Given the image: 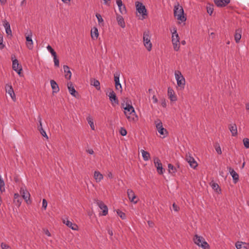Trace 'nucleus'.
I'll return each mask as SVG.
<instances>
[{
	"instance_id": "obj_11",
	"label": "nucleus",
	"mask_w": 249,
	"mask_h": 249,
	"mask_svg": "<svg viewBox=\"0 0 249 249\" xmlns=\"http://www.w3.org/2000/svg\"><path fill=\"white\" fill-rule=\"evenodd\" d=\"M6 93H8L14 101L16 100V96L12 86L10 84H6L5 87Z\"/></svg>"
},
{
	"instance_id": "obj_12",
	"label": "nucleus",
	"mask_w": 249,
	"mask_h": 249,
	"mask_svg": "<svg viewBox=\"0 0 249 249\" xmlns=\"http://www.w3.org/2000/svg\"><path fill=\"white\" fill-rule=\"evenodd\" d=\"M154 163L155 166L157 168V171L160 174H163V168L162 164L160 159L158 158H155L154 159Z\"/></svg>"
},
{
	"instance_id": "obj_2",
	"label": "nucleus",
	"mask_w": 249,
	"mask_h": 249,
	"mask_svg": "<svg viewBox=\"0 0 249 249\" xmlns=\"http://www.w3.org/2000/svg\"><path fill=\"white\" fill-rule=\"evenodd\" d=\"M174 16L178 20L182 22L185 21L186 20V18L184 15L183 9L178 3L174 6Z\"/></svg>"
},
{
	"instance_id": "obj_4",
	"label": "nucleus",
	"mask_w": 249,
	"mask_h": 249,
	"mask_svg": "<svg viewBox=\"0 0 249 249\" xmlns=\"http://www.w3.org/2000/svg\"><path fill=\"white\" fill-rule=\"evenodd\" d=\"M172 32V42L174 50L175 51H178L180 48L179 37L177 33V29L174 28Z\"/></svg>"
},
{
	"instance_id": "obj_55",
	"label": "nucleus",
	"mask_w": 249,
	"mask_h": 249,
	"mask_svg": "<svg viewBox=\"0 0 249 249\" xmlns=\"http://www.w3.org/2000/svg\"><path fill=\"white\" fill-rule=\"evenodd\" d=\"M3 26L5 29H7L8 28H10V24L8 22H5L3 24Z\"/></svg>"
},
{
	"instance_id": "obj_51",
	"label": "nucleus",
	"mask_w": 249,
	"mask_h": 249,
	"mask_svg": "<svg viewBox=\"0 0 249 249\" xmlns=\"http://www.w3.org/2000/svg\"><path fill=\"white\" fill-rule=\"evenodd\" d=\"M43 231L44 232V233L48 237H51V233L50 232V231H49V230L47 229H43Z\"/></svg>"
},
{
	"instance_id": "obj_53",
	"label": "nucleus",
	"mask_w": 249,
	"mask_h": 249,
	"mask_svg": "<svg viewBox=\"0 0 249 249\" xmlns=\"http://www.w3.org/2000/svg\"><path fill=\"white\" fill-rule=\"evenodd\" d=\"M6 33L8 35H12V31L11 29V28H8L7 29H5Z\"/></svg>"
},
{
	"instance_id": "obj_42",
	"label": "nucleus",
	"mask_w": 249,
	"mask_h": 249,
	"mask_svg": "<svg viewBox=\"0 0 249 249\" xmlns=\"http://www.w3.org/2000/svg\"><path fill=\"white\" fill-rule=\"evenodd\" d=\"M120 72H119V71L116 72L114 74L115 82H120Z\"/></svg>"
},
{
	"instance_id": "obj_26",
	"label": "nucleus",
	"mask_w": 249,
	"mask_h": 249,
	"mask_svg": "<svg viewBox=\"0 0 249 249\" xmlns=\"http://www.w3.org/2000/svg\"><path fill=\"white\" fill-rule=\"evenodd\" d=\"M63 69L65 73V77L66 79L70 80L71 77V72L69 67L67 65L63 66Z\"/></svg>"
},
{
	"instance_id": "obj_57",
	"label": "nucleus",
	"mask_w": 249,
	"mask_h": 249,
	"mask_svg": "<svg viewBox=\"0 0 249 249\" xmlns=\"http://www.w3.org/2000/svg\"><path fill=\"white\" fill-rule=\"evenodd\" d=\"M87 152L90 155H92L94 153V151L92 149H89L86 150Z\"/></svg>"
},
{
	"instance_id": "obj_39",
	"label": "nucleus",
	"mask_w": 249,
	"mask_h": 249,
	"mask_svg": "<svg viewBox=\"0 0 249 249\" xmlns=\"http://www.w3.org/2000/svg\"><path fill=\"white\" fill-rule=\"evenodd\" d=\"M120 12L121 14H125L127 12L126 7L125 5L122 6L121 7H118Z\"/></svg>"
},
{
	"instance_id": "obj_14",
	"label": "nucleus",
	"mask_w": 249,
	"mask_h": 249,
	"mask_svg": "<svg viewBox=\"0 0 249 249\" xmlns=\"http://www.w3.org/2000/svg\"><path fill=\"white\" fill-rule=\"evenodd\" d=\"M186 160L189 163L190 166L193 168H195L197 166L196 161L193 157L190 156V154L186 155Z\"/></svg>"
},
{
	"instance_id": "obj_32",
	"label": "nucleus",
	"mask_w": 249,
	"mask_h": 249,
	"mask_svg": "<svg viewBox=\"0 0 249 249\" xmlns=\"http://www.w3.org/2000/svg\"><path fill=\"white\" fill-rule=\"evenodd\" d=\"M141 152L142 153V157L143 158V160L144 161L148 160L150 157V154L148 152L144 151V150L142 149L141 150Z\"/></svg>"
},
{
	"instance_id": "obj_34",
	"label": "nucleus",
	"mask_w": 249,
	"mask_h": 249,
	"mask_svg": "<svg viewBox=\"0 0 249 249\" xmlns=\"http://www.w3.org/2000/svg\"><path fill=\"white\" fill-rule=\"evenodd\" d=\"M87 121L89 124L92 130H95V126L94 124V122L93 121V119L90 116H88L87 118Z\"/></svg>"
},
{
	"instance_id": "obj_43",
	"label": "nucleus",
	"mask_w": 249,
	"mask_h": 249,
	"mask_svg": "<svg viewBox=\"0 0 249 249\" xmlns=\"http://www.w3.org/2000/svg\"><path fill=\"white\" fill-rule=\"evenodd\" d=\"M3 38L2 35L0 33V49L2 50L5 47V45L3 43Z\"/></svg>"
},
{
	"instance_id": "obj_49",
	"label": "nucleus",
	"mask_w": 249,
	"mask_h": 249,
	"mask_svg": "<svg viewBox=\"0 0 249 249\" xmlns=\"http://www.w3.org/2000/svg\"><path fill=\"white\" fill-rule=\"evenodd\" d=\"M212 187L213 188V189L216 190L217 192H218V190H219V191H220L219 187L217 183H213V184L212 185Z\"/></svg>"
},
{
	"instance_id": "obj_35",
	"label": "nucleus",
	"mask_w": 249,
	"mask_h": 249,
	"mask_svg": "<svg viewBox=\"0 0 249 249\" xmlns=\"http://www.w3.org/2000/svg\"><path fill=\"white\" fill-rule=\"evenodd\" d=\"M208 13L212 15L213 11V4H208L206 7Z\"/></svg>"
},
{
	"instance_id": "obj_13",
	"label": "nucleus",
	"mask_w": 249,
	"mask_h": 249,
	"mask_svg": "<svg viewBox=\"0 0 249 249\" xmlns=\"http://www.w3.org/2000/svg\"><path fill=\"white\" fill-rule=\"evenodd\" d=\"M63 223L72 230L77 231L78 230V226L76 224L69 221L68 218L63 219Z\"/></svg>"
},
{
	"instance_id": "obj_1",
	"label": "nucleus",
	"mask_w": 249,
	"mask_h": 249,
	"mask_svg": "<svg viewBox=\"0 0 249 249\" xmlns=\"http://www.w3.org/2000/svg\"><path fill=\"white\" fill-rule=\"evenodd\" d=\"M124 109V113L130 122H135L138 120V116L136 115V112L133 106L128 103H126L125 106L123 105Z\"/></svg>"
},
{
	"instance_id": "obj_63",
	"label": "nucleus",
	"mask_w": 249,
	"mask_h": 249,
	"mask_svg": "<svg viewBox=\"0 0 249 249\" xmlns=\"http://www.w3.org/2000/svg\"><path fill=\"white\" fill-rule=\"evenodd\" d=\"M107 176L108 178H113V175H112V174L111 172H109L108 173H107Z\"/></svg>"
},
{
	"instance_id": "obj_3",
	"label": "nucleus",
	"mask_w": 249,
	"mask_h": 249,
	"mask_svg": "<svg viewBox=\"0 0 249 249\" xmlns=\"http://www.w3.org/2000/svg\"><path fill=\"white\" fill-rule=\"evenodd\" d=\"M151 37L150 33L149 30H146L143 32L142 37L143 45L148 52L151 51L152 48Z\"/></svg>"
},
{
	"instance_id": "obj_64",
	"label": "nucleus",
	"mask_w": 249,
	"mask_h": 249,
	"mask_svg": "<svg viewBox=\"0 0 249 249\" xmlns=\"http://www.w3.org/2000/svg\"><path fill=\"white\" fill-rule=\"evenodd\" d=\"M246 109L247 110H249V103H247L246 104Z\"/></svg>"
},
{
	"instance_id": "obj_58",
	"label": "nucleus",
	"mask_w": 249,
	"mask_h": 249,
	"mask_svg": "<svg viewBox=\"0 0 249 249\" xmlns=\"http://www.w3.org/2000/svg\"><path fill=\"white\" fill-rule=\"evenodd\" d=\"M104 3L107 6L110 5V0H103Z\"/></svg>"
},
{
	"instance_id": "obj_23",
	"label": "nucleus",
	"mask_w": 249,
	"mask_h": 249,
	"mask_svg": "<svg viewBox=\"0 0 249 249\" xmlns=\"http://www.w3.org/2000/svg\"><path fill=\"white\" fill-rule=\"evenodd\" d=\"M214 2L218 7H224L230 2V0H214Z\"/></svg>"
},
{
	"instance_id": "obj_19",
	"label": "nucleus",
	"mask_w": 249,
	"mask_h": 249,
	"mask_svg": "<svg viewBox=\"0 0 249 249\" xmlns=\"http://www.w3.org/2000/svg\"><path fill=\"white\" fill-rule=\"evenodd\" d=\"M108 96L110 101L112 102V104L114 103L115 104H118L119 101L116 97V94L112 89H110V91L108 94Z\"/></svg>"
},
{
	"instance_id": "obj_44",
	"label": "nucleus",
	"mask_w": 249,
	"mask_h": 249,
	"mask_svg": "<svg viewBox=\"0 0 249 249\" xmlns=\"http://www.w3.org/2000/svg\"><path fill=\"white\" fill-rule=\"evenodd\" d=\"M53 61H54V66L55 67H59V61L58 59L57 58L56 54L54 56H53Z\"/></svg>"
},
{
	"instance_id": "obj_5",
	"label": "nucleus",
	"mask_w": 249,
	"mask_h": 249,
	"mask_svg": "<svg viewBox=\"0 0 249 249\" xmlns=\"http://www.w3.org/2000/svg\"><path fill=\"white\" fill-rule=\"evenodd\" d=\"M193 240L194 243L203 249H210V246L204 238L197 234H195Z\"/></svg>"
},
{
	"instance_id": "obj_54",
	"label": "nucleus",
	"mask_w": 249,
	"mask_h": 249,
	"mask_svg": "<svg viewBox=\"0 0 249 249\" xmlns=\"http://www.w3.org/2000/svg\"><path fill=\"white\" fill-rule=\"evenodd\" d=\"M173 208L174 210L176 212H178L179 209V207L175 203L173 204Z\"/></svg>"
},
{
	"instance_id": "obj_7",
	"label": "nucleus",
	"mask_w": 249,
	"mask_h": 249,
	"mask_svg": "<svg viewBox=\"0 0 249 249\" xmlns=\"http://www.w3.org/2000/svg\"><path fill=\"white\" fill-rule=\"evenodd\" d=\"M176 80L178 87L183 89L185 84V80L180 71H177L175 72Z\"/></svg>"
},
{
	"instance_id": "obj_22",
	"label": "nucleus",
	"mask_w": 249,
	"mask_h": 249,
	"mask_svg": "<svg viewBox=\"0 0 249 249\" xmlns=\"http://www.w3.org/2000/svg\"><path fill=\"white\" fill-rule=\"evenodd\" d=\"M237 249H249V245L241 241H238L235 244Z\"/></svg>"
},
{
	"instance_id": "obj_16",
	"label": "nucleus",
	"mask_w": 249,
	"mask_h": 249,
	"mask_svg": "<svg viewBox=\"0 0 249 249\" xmlns=\"http://www.w3.org/2000/svg\"><path fill=\"white\" fill-rule=\"evenodd\" d=\"M13 69L17 72V73L20 75L21 71H22V67L19 66L18 60L16 59L13 60L12 64Z\"/></svg>"
},
{
	"instance_id": "obj_37",
	"label": "nucleus",
	"mask_w": 249,
	"mask_h": 249,
	"mask_svg": "<svg viewBox=\"0 0 249 249\" xmlns=\"http://www.w3.org/2000/svg\"><path fill=\"white\" fill-rule=\"evenodd\" d=\"M168 167L170 173H174L176 172V168L171 164H168Z\"/></svg>"
},
{
	"instance_id": "obj_20",
	"label": "nucleus",
	"mask_w": 249,
	"mask_h": 249,
	"mask_svg": "<svg viewBox=\"0 0 249 249\" xmlns=\"http://www.w3.org/2000/svg\"><path fill=\"white\" fill-rule=\"evenodd\" d=\"M228 169L231 176L232 177L233 182L236 183L239 180V176L238 174L231 167H228Z\"/></svg>"
},
{
	"instance_id": "obj_17",
	"label": "nucleus",
	"mask_w": 249,
	"mask_h": 249,
	"mask_svg": "<svg viewBox=\"0 0 249 249\" xmlns=\"http://www.w3.org/2000/svg\"><path fill=\"white\" fill-rule=\"evenodd\" d=\"M127 196L130 201L136 204L138 202L137 200H135L136 196L133 190L131 189H128L127 191Z\"/></svg>"
},
{
	"instance_id": "obj_41",
	"label": "nucleus",
	"mask_w": 249,
	"mask_h": 249,
	"mask_svg": "<svg viewBox=\"0 0 249 249\" xmlns=\"http://www.w3.org/2000/svg\"><path fill=\"white\" fill-rule=\"evenodd\" d=\"M47 49L51 53L53 56L56 54L55 52L50 45H48L47 46Z\"/></svg>"
},
{
	"instance_id": "obj_18",
	"label": "nucleus",
	"mask_w": 249,
	"mask_h": 249,
	"mask_svg": "<svg viewBox=\"0 0 249 249\" xmlns=\"http://www.w3.org/2000/svg\"><path fill=\"white\" fill-rule=\"evenodd\" d=\"M38 120L39 122V125L38 126V130L40 131V134L42 135V136L44 137H45L47 139H48V137L45 131V130L43 129L42 127V119L40 117V116H38Z\"/></svg>"
},
{
	"instance_id": "obj_61",
	"label": "nucleus",
	"mask_w": 249,
	"mask_h": 249,
	"mask_svg": "<svg viewBox=\"0 0 249 249\" xmlns=\"http://www.w3.org/2000/svg\"><path fill=\"white\" fill-rule=\"evenodd\" d=\"M16 202H17L16 204H17L18 206H19L21 204V199L19 198L17 199Z\"/></svg>"
},
{
	"instance_id": "obj_15",
	"label": "nucleus",
	"mask_w": 249,
	"mask_h": 249,
	"mask_svg": "<svg viewBox=\"0 0 249 249\" xmlns=\"http://www.w3.org/2000/svg\"><path fill=\"white\" fill-rule=\"evenodd\" d=\"M96 203L100 209L102 210V215L104 216L106 215L108 213L107 207L104 203L103 201L100 200H97Z\"/></svg>"
},
{
	"instance_id": "obj_33",
	"label": "nucleus",
	"mask_w": 249,
	"mask_h": 249,
	"mask_svg": "<svg viewBox=\"0 0 249 249\" xmlns=\"http://www.w3.org/2000/svg\"><path fill=\"white\" fill-rule=\"evenodd\" d=\"M91 84L95 87L97 90H100V82L98 80L94 79L91 80Z\"/></svg>"
},
{
	"instance_id": "obj_8",
	"label": "nucleus",
	"mask_w": 249,
	"mask_h": 249,
	"mask_svg": "<svg viewBox=\"0 0 249 249\" xmlns=\"http://www.w3.org/2000/svg\"><path fill=\"white\" fill-rule=\"evenodd\" d=\"M135 5L136 11L144 18V16L147 15V10L145 6L142 2L139 1L136 2Z\"/></svg>"
},
{
	"instance_id": "obj_9",
	"label": "nucleus",
	"mask_w": 249,
	"mask_h": 249,
	"mask_svg": "<svg viewBox=\"0 0 249 249\" xmlns=\"http://www.w3.org/2000/svg\"><path fill=\"white\" fill-rule=\"evenodd\" d=\"M32 33L30 31L28 35H25L26 45L27 48L30 50H33L34 48V42L32 38Z\"/></svg>"
},
{
	"instance_id": "obj_38",
	"label": "nucleus",
	"mask_w": 249,
	"mask_h": 249,
	"mask_svg": "<svg viewBox=\"0 0 249 249\" xmlns=\"http://www.w3.org/2000/svg\"><path fill=\"white\" fill-rule=\"evenodd\" d=\"M214 148L218 154L221 155L222 154L221 149L218 143L215 144Z\"/></svg>"
},
{
	"instance_id": "obj_25",
	"label": "nucleus",
	"mask_w": 249,
	"mask_h": 249,
	"mask_svg": "<svg viewBox=\"0 0 249 249\" xmlns=\"http://www.w3.org/2000/svg\"><path fill=\"white\" fill-rule=\"evenodd\" d=\"M67 87L70 94L74 97H76V91L73 86V84L71 82H68L67 84Z\"/></svg>"
},
{
	"instance_id": "obj_40",
	"label": "nucleus",
	"mask_w": 249,
	"mask_h": 249,
	"mask_svg": "<svg viewBox=\"0 0 249 249\" xmlns=\"http://www.w3.org/2000/svg\"><path fill=\"white\" fill-rule=\"evenodd\" d=\"M115 89L119 91L120 92H122V87L120 83V82H115Z\"/></svg>"
},
{
	"instance_id": "obj_30",
	"label": "nucleus",
	"mask_w": 249,
	"mask_h": 249,
	"mask_svg": "<svg viewBox=\"0 0 249 249\" xmlns=\"http://www.w3.org/2000/svg\"><path fill=\"white\" fill-rule=\"evenodd\" d=\"M232 136H235L237 134V126L235 124L230 125L229 127Z\"/></svg>"
},
{
	"instance_id": "obj_47",
	"label": "nucleus",
	"mask_w": 249,
	"mask_h": 249,
	"mask_svg": "<svg viewBox=\"0 0 249 249\" xmlns=\"http://www.w3.org/2000/svg\"><path fill=\"white\" fill-rule=\"evenodd\" d=\"M117 214L118 215L123 219H125V214L124 213L118 211H117Z\"/></svg>"
},
{
	"instance_id": "obj_56",
	"label": "nucleus",
	"mask_w": 249,
	"mask_h": 249,
	"mask_svg": "<svg viewBox=\"0 0 249 249\" xmlns=\"http://www.w3.org/2000/svg\"><path fill=\"white\" fill-rule=\"evenodd\" d=\"M152 100L154 103L156 104L158 103V100L156 96L154 95L153 96Z\"/></svg>"
},
{
	"instance_id": "obj_59",
	"label": "nucleus",
	"mask_w": 249,
	"mask_h": 249,
	"mask_svg": "<svg viewBox=\"0 0 249 249\" xmlns=\"http://www.w3.org/2000/svg\"><path fill=\"white\" fill-rule=\"evenodd\" d=\"M19 196L18 194H14V201L16 202V200L19 198Z\"/></svg>"
},
{
	"instance_id": "obj_6",
	"label": "nucleus",
	"mask_w": 249,
	"mask_h": 249,
	"mask_svg": "<svg viewBox=\"0 0 249 249\" xmlns=\"http://www.w3.org/2000/svg\"><path fill=\"white\" fill-rule=\"evenodd\" d=\"M155 124L157 131L160 135V138L163 139L166 137L168 134V131L163 127L161 121L159 119H157L155 121Z\"/></svg>"
},
{
	"instance_id": "obj_52",
	"label": "nucleus",
	"mask_w": 249,
	"mask_h": 249,
	"mask_svg": "<svg viewBox=\"0 0 249 249\" xmlns=\"http://www.w3.org/2000/svg\"><path fill=\"white\" fill-rule=\"evenodd\" d=\"M116 4L118 7H121L122 6L124 5V4H123V2H122V0H117Z\"/></svg>"
},
{
	"instance_id": "obj_28",
	"label": "nucleus",
	"mask_w": 249,
	"mask_h": 249,
	"mask_svg": "<svg viewBox=\"0 0 249 249\" xmlns=\"http://www.w3.org/2000/svg\"><path fill=\"white\" fill-rule=\"evenodd\" d=\"M116 20L118 24L123 28L125 26V22L123 17L120 15L117 14L116 16Z\"/></svg>"
},
{
	"instance_id": "obj_24",
	"label": "nucleus",
	"mask_w": 249,
	"mask_h": 249,
	"mask_svg": "<svg viewBox=\"0 0 249 249\" xmlns=\"http://www.w3.org/2000/svg\"><path fill=\"white\" fill-rule=\"evenodd\" d=\"M50 84L51 86V88L53 89V93H57L59 91V88L58 84L56 83V82L53 80H51L50 81Z\"/></svg>"
},
{
	"instance_id": "obj_45",
	"label": "nucleus",
	"mask_w": 249,
	"mask_h": 249,
	"mask_svg": "<svg viewBox=\"0 0 249 249\" xmlns=\"http://www.w3.org/2000/svg\"><path fill=\"white\" fill-rule=\"evenodd\" d=\"M244 145L246 148H249V139L248 138H244L243 139Z\"/></svg>"
},
{
	"instance_id": "obj_46",
	"label": "nucleus",
	"mask_w": 249,
	"mask_h": 249,
	"mask_svg": "<svg viewBox=\"0 0 249 249\" xmlns=\"http://www.w3.org/2000/svg\"><path fill=\"white\" fill-rule=\"evenodd\" d=\"M120 133L123 136H124L127 134V131L125 128L124 127H121L120 130Z\"/></svg>"
},
{
	"instance_id": "obj_60",
	"label": "nucleus",
	"mask_w": 249,
	"mask_h": 249,
	"mask_svg": "<svg viewBox=\"0 0 249 249\" xmlns=\"http://www.w3.org/2000/svg\"><path fill=\"white\" fill-rule=\"evenodd\" d=\"M107 232H108V233L109 234V235L110 236H113V231H112L110 229L108 228L107 229Z\"/></svg>"
},
{
	"instance_id": "obj_31",
	"label": "nucleus",
	"mask_w": 249,
	"mask_h": 249,
	"mask_svg": "<svg viewBox=\"0 0 249 249\" xmlns=\"http://www.w3.org/2000/svg\"><path fill=\"white\" fill-rule=\"evenodd\" d=\"M99 36L98 31L97 28L94 27L91 30V38L95 40Z\"/></svg>"
},
{
	"instance_id": "obj_29",
	"label": "nucleus",
	"mask_w": 249,
	"mask_h": 249,
	"mask_svg": "<svg viewBox=\"0 0 249 249\" xmlns=\"http://www.w3.org/2000/svg\"><path fill=\"white\" fill-rule=\"evenodd\" d=\"M242 31L241 29H237L234 35V39L236 43H238L241 38Z\"/></svg>"
},
{
	"instance_id": "obj_27",
	"label": "nucleus",
	"mask_w": 249,
	"mask_h": 249,
	"mask_svg": "<svg viewBox=\"0 0 249 249\" xmlns=\"http://www.w3.org/2000/svg\"><path fill=\"white\" fill-rule=\"evenodd\" d=\"M103 175L99 171H95L94 173V178L96 182H100L103 179Z\"/></svg>"
},
{
	"instance_id": "obj_62",
	"label": "nucleus",
	"mask_w": 249,
	"mask_h": 249,
	"mask_svg": "<svg viewBox=\"0 0 249 249\" xmlns=\"http://www.w3.org/2000/svg\"><path fill=\"white\" fill-rule=\"evenodd\" d=\"M161 104L163 107H166V103L165 100L162 101Z\"/></svg>"
},
{
	"instance_id": "obj_36",
	"label": "nucleus",
	"mask_w": 249,
	"mask_h": 249,
	"mask_svg": "<svg viewBox=\"0 0 249 249\" xmlns=\"http://www.w3.org/2000/svg\"><path fill=\"white\" fill-rule=\"evenodd\" d=\"M95 16L96 18H97L99 24L101 25H103L104 24V21L101 15L99 14H96Z\"/></svg>"
},
{
	"instance_id": "obj_50",
	"label": "nucleus",
	"mask_w": 249,
	"mask_h": 249,
	"mask_svg": "<svg viewBox=\"0 0 249 249\" xmlns=\"http://www.w3.org/2000/svg\"><path fill=\"white\" fill-rule=\"evenodd\" d=\"M47 201L45 199H43L42 200V208L44 209V210L46 209L47 207Z\"/></svg>"
},
{
	"instance_id": "obj_48",
	"label": "nucleus",
	"mask_w": 249,
	"mask_h": 249,
	"mask_svg": "<svg viewBox=\"0 0 249 249\" xmlns=\"http://www.w3.org/2000/svg\"><path fill=\"white\" fill-rule=\"evenodd\" d=\"M0 246L2 249H12L9 245L4 243H1Z\"/></svg>"
},
{
	"instance_id": "obj_21",
	"label": "nucleus",
	"mask_w": 249,
	"mask_h": 249,
	"mask_svg": "<svg viewBox=\"0 0 249 249\" xmlns=\"http://www.w3.org/2000/svg\"><path fill=\"white\" fill-rule=\"evenodd\" d=\"M168 95L171 101H176L177 100L174 90L170 87L168 88Z\"/></svg>"
},
{
	"instance_id": "obj_10",
	"label": "nucleus",
	"mask_w": 249,
	"mask_h": 249,
	"mask_svg": "<svg viewBox=\"0 0 249 249\" xmlns=\"http://www.w3.org/2000/svg\"><path fill=\"white\" fill-rule=\"evenodd\" d=\"M20 192L23 198L25 200L27 204H31V200H30V194L28 191L25 188L21 187L20 188Z\"/></svg>"
}]
</instances>
